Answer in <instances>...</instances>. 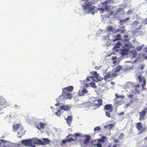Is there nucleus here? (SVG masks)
Wrapping results in <instances>:
<instances>
[{"label": "nucleus", "mask_w": 147, "mask_h": 147, "mask_svg": "<svg viewBox=\"0 0 147 147\" xmlns=\"http://www.w3.org/2000/svg\"><path fill=\"white\" fill-rule=\"evenodd\" d=\"M128 51L124 49H121V54L122 55H126L127 54Z\"/></svg>", "instance_id": "aec40b11"}, {"label": "nucleus", "mask_w": 147, "mask_h": 147, "mask_svg": "<svg viewBox=\"0 0 147 147\" xmlns=\"http://www.w3.org/2000/svg\"><path fill=\"white\" fill-rule=\"evenodd\" d=\"M122 68V67L121 66L118 65L115 68V72H119Z\"/></svg>", "instance_id": "f3484780"}, {"label": "nucleus", "mask_w": 147, "mask_h": 147, "mask_svg": "<svg viewBox=\"0 0 147 147\" xmlns=\"http://www.w3.org/2000/svg\"><path fill=\"white\" fill-rule=\"evenodd\" d=\"M46 125L40 122L36 124V127L38 129L40 130L41 129H44Z\"/></svg>", "instance_id": "4468645a"}, {"label": "nucleus", "mask_w": 147, "mask_h": 147, "mask_svg": "<svg viewBox=\"0 0 147 147\" xmlns=\"http://www.w3.org/2000/svg\"><path fill=\"white\" fill-rule=\"evenodd\" d=\"M101 67V66H100L99 67H98V66H96L95 67V69H96V70H98Z\"/></svg>", "instance_id": "8fccbe9b"}, {"label": "nucleus", "mask_w": 147, "mask_h": 147, "mask_svg": "<svg viewBox=\"0 0 147 147\" xmlns=\"http://www.w3.org/2000/svg\"><path fill=\"white\" fill-rule=\"evenodd\" d=\"M115 96L117 98H123V96L119 95L117 93L115 94Z\"/></svg>", "instance_id": "4c0bfd02"}, {"label": "nucleus", "mask_w": 147, "mask_h": 147, "mask_svg": "<svg viewBox=\"0 0 147 147\" xmlns=\"http://www.w3.org/2000/svg\"><path fill=\"white\" fill-rule=\"evenodd\" d=\"M9 105V103L3 97L0 96V114L3 113L2 110L3 109L8 106Z\"/></svg>", "instance_id": "7ed1b4c3"}, {"label": "nucleus", "mask_w": 147, "mask_h": 147, "mask_svg": "<svg viewBox=\"0 0 147 147\" xmlns=\"http://www.w3.org/2000/svg\"><path fill=\"white\" fill-rule=\"evenodd\" d=\"M63 91L62 95L66 99H71L72 98V96L70 92H68L67 90L65 91V89L64 88L62 89Z\"/></svg>", "instance_id": "0eeeda50"}, {"label": "nucleus", "mask_w": 147, "mask_h": 147, "mask_svg": "<svg viewBox=\"0 0 147 147\" xmlns=\"http://www.w3.org/2000/svg\"><path fill=\"white\" fill-rule=\"evenodd\" d=\"M95 145L97 147H102V145L100 143H98Z\"/></svg>", "instance_id": "a18cd8bd"}, {"label": "nucleus", "mask_w": 147, "mask_h": 147, "mask_svg": "<svg viewBox=\"0 0 147 147\" xmlns=\"http://www.w3.org/2000/svg\"><path fill=\"white\" fill-rule=\"evenodd\" d=\"M108 3H109L108 1H105V2H103L102 3V4H105V3L106 4H107Z\"/></svg>", "instance_id": "4d7b16f0"}, {"label": "nucleus", "mask_w": 147, "mask_h": 147, "mask_svg": "<svg viewBox=\"0 0 147 147\" xmlns=\"http://www.w3.org/2000/svg\"><path fill=\"white\" fill-rule=\"evenodd\" d=\"M61 110H63L65 111L68 110L69 107V106L63 105L61 106L60 107Z\"/></svg>", "instance_id": "a211bd4d"}, {"label": "nucleus", "mask_w": 147, "mask_h": 147, "mask_svg": "<svg viewBox=\"0 0 147 147\" xmlns=\"http://www.w3.org/2000/svg\"><path fill=\"white\" fill-rule=\"evenodd\" d=\"M106 110L105 112L106 116L109 117H111L110 112H111L113 111V106L112 105L108 104L105 105L104 108V110Z\"/></svg>", "instance_id": "20e7f679"}, {"label": "nucleus", "mask_w": 147, "mask_h": 147, "mask_svg": "<svg viewBox=\"0 0 147 147\" xmlns=\"http://www.w3.org/2000/svg\"><path fill=\"white\" fill-rule=\"evenodd\" d=\"M98 10L101 11V13H103L104 11V9L103 8H99L98 9Z\"/></svg>", "instance_id": "79ce46f5"}, {"label": "nucleus", "mask_w": 147, "mask_h": 147, "mask_svg": "<svg viewBox=\"0 0 147 147\" xmlns=\"http://www.w3.org/2000/svg\"><path fill=\"white\" fill-rule=\"evenodd\" d=\"M82 1H85L84 3V5L82 6L83 7L84 9L87 10V12L88 13H91L92 14H94L95 13V11H93L94 10V9L96 8L95 6H92V3L91 1H89L88 0H82Z\"/></svg>", "instance_id": "f257e3e1"}, {"label": "nucleus", "mask_w": 147, "mask_h": 147, "mask_svg": "<svg viewBox=\"0 0 147 147\" xmlns=\"http://www.w3.org/2000/svg\"><path fill=\"white\" fill-rule=\"evenodd\" d=\"M120 146L119 144H114L112 147H118Z\"/></svg>", "instance_id": "09e8293b"}, {"label": "nucleus", "mask_w": 147, "mask_h": 147, "mask_svg": "<svg viewBox=\"0 0 147 147\" xmlns=\"http://www.w3.org/2000/svg\"><path fill=\"white\" fill-rule=\"evenodd\" d=\"M138 78L140 82H142V81L143 79L141 75L138 76Z\"/></svg>", "instance_id": "473e14b6"}, {"label": "nucleus", "mask_w": 147, "mask_h": 147, "mask_svg": "<svg viewBox=\"0 0 147 147\" xmlns=\"http://www.w3.org/2000/svg\"><path fill=\"white\" fill-rule=\"evenodd\" d=\"M55 114L57 116H59L61 114V111L60 109H58L57 112H56Z\"/></svg>", "instance_id": "72a5a7b5"}, {"label": "nucleus", "mask_w": 147, "mask_h": 147, "mask_svg": "<svg viewBox=\"0 0 147 147\" xmlns=\"http://www.w3.org/2000/svg\"><path fill=\"white\" fill-rule=\"evenodd\" d=\"M90 85L93 87H94L95 86V84L94 83L91 82L90 83Z\"/></svg>", "instance_id": "37998d69"}, {"label": "nucleus", "mask_w": 147, "mask_h": 147, "mask_svg": "<svg viewBox=\"0 0 147 147\" xmlns=\"http://www.w3.org/2000/svg\"><path fill=\"white\" fill-rule=\"evenodd\" d=\"M67 142V139L66 140H63L62 141V142L63 143L65 144Z\"/></svg>", "instance_id": "3c124183"}, {"label": "nucleus", "mask_w": 147, "mask_h": 147, "mask_svg": "<svg viewBox=\"0 0 147 147\" xmlns=\"http://www.w3.org/2000/svg\"><path fill=\"white\" fill-rule=\"evenodd\" d=\"M117 37V38H116L114 40H113V41L114 42H115L117 40H119L121 38V36L119 34H118L117 35V36H116Z\"/></svg>", "instance_id": "7c9ffc66"}, {"label": "nucleus", "mask_w": 147, "mask_h": 147, "mask_svg": "<svg viewBox=\"0 0 147 147\" xmlns=\"http://www.w3.org/2000/svg\"><path fill=\"white\" fill-rule=\"evenodd\" d=\"M92 74L94 76L93 78H97L98 77V75L97 74L96 71L92 72Z\"/></svg>", "instance_id": "393cba45"}, {"label": "nucleus", "mask_w": 147, "mask_h": 147, "mask_svg": "<svg viewBox=\"0 0 147 147\" xmlns=\"http://www.w3.org/2000/svg\"><path fill=\"white\" fill-rule=\"evenodd\" d=\"M133 94H130L129 95L128 97L129 98H132L133 97Z\"/></svg>", "instance_id": "5fc2aeb1"}, {"label": "nucleus", "mask_w": 147, "mask_h": 147, "mask_svg": "<svg viewBox=\"0 0 147 147\" xmlns=\"http://www.w3.org/2000/svg\"><path fill=\"white\" fill-rule=\"evenodd\" d=\"M90 137L89 136L86 135V139L83 142V143L81 144V146L82 147H85V146H83V144H85L87 146L88 143L90 142Z\"/></svg>", "instance_id": "9b49d317"}, {"label": "nucleus", "mask_w": 147, "mask_h": 147, "mask_svg": "<svg viewBox=\"0 0 147 147\" xmlns=\"http://www.w3.org/2000/svg\"><path fill=\"white\" fill-rule=\"evenodd\" d=\"M110 5H106L105 7V9L107 11H109L110 10Z\"/></svg>", "instance_id": "bb28decb"}, {"label": "nucleus", "mask_w": 147, "mask_h": 147, "mask_svg": "<svg viewBox=\"0 0 147 147\" xmlns=\"http://www.w3.org/2000/svg\"><path fill=\"white\" fill-rule=\"evenodd\" d=\"M113 30V28L111 26H109L107 28V30L109 31H112Z\"/></svg>", "instance_id": "f704fd0d"}, {"label": "nucleus", "mask_w": 147, "mask_h": 147, "mask_svg": "<svg viewBox=\"0 0 147 147\" xmlns=\"http://www.w3.org/2000/svg\"><path fill=\"white\" fill-rule=\"evenodd\" d=\"M0 147H13V144L9 141H5L1 140L0 142Z\"/></svg>", "instance_id": "423d86ee"}, {"label": "nucleus", "mask_w": 147, "mask_h": 147, "mask_svg": "<svg viewBox=\"0 0 147 147\" xmlns=\"http://www.w3.org/2000/svg\"><path fill=\"white\" fill-rule=\"evenodd\" d=\"M144 49L146 50V51H145V53H147V47H145Z\"/></svg>", "instance_id": "e2e57ef3"}, {"label": "nucleus", "mask_w": 147, "mask_h": 147, "mask_svg": "<svg viewBox=\"0 0 147 147\" xmlns=\"http://www.w3.org/2000/svg\"><path fill=\"white\" fill-rule=\"evenodd\" d=\"M81 136L80 134H78V133L75 134H74V135H73L70 134H69L68 136L67 137V138H69L70 136H72L73 137H74V136H75L77 137L78 136Z\"/></svg>", "instance_id": "5701e85b"}, {"label": "nucleus", "mask_w": 147, "mask_h": 147, "mask_svg": "<svg viewBox=\"0 0 147 147\" xmlns=\"http://www.w3.org/2000/svg\"><path fill=\"white\" fill-rule=\"evenodd\" d=\"M140 86L139 84H138L137 85L135 86L134 87L135 88H139L140 87Z\"/></svg>", "instance_id": "6e6d98bb"}, {"label": "nucleus", "mask_w": 147, "mask_h": 147, "mask_svg": "<svg viewBox=\"0 0 147 147\" xmlns=\"http://www.w3.org/2000/svg\"><path fill=\"white\" fill-rule=\"evenodd\" d=\"M123 32H124V31L123 30H122L121 31V32L122 33Z\"/></svg>", "instance_id": "338daca9"}, {"label": "nucleus", "mask_w": 147, "mask_h": 147, "mask_svg": "<svg viewBox=\"0 0 147 147\" xmlns=\"http://www.w3.org/2000/svg\"><path fill=\"white\" fill-rule=\"evenodd\" d=\"M106 138L105 136H102V137L101 138L98 139V141L99 142L104 143L105 142L104 139H105Z\"/></svg>", "instance_id": "4be33fe9"}, {"label": "nucleus", "mask_w": 147, "mask_h": 147, "mask_svg": "<svg viewBox=\"0 0 147 147\" xmlns=\"http://www.w3.org/2000/svg\"><path fill=\"white\" fill-rule=\"evenodd\" d=\"M119 141L118 139H115L114 140V142L115 143H116L117 142H119Z\"/></svg>", "instance_id": "de8ad7c7"}, {"label": "nucleus", "mask_w": 147, "mask_h": 147, "mask_svg": "<svg viewBox=\"0 0 147 147\" xmlns=\"http://www.w3.org/2000/svg\"><path fill=\"white\" fill-rule=\"evenodd\" d=\"M145 65H142L140 67V69L141 70H143L144 67Z\"/></svg>", "instance_id": "603ef678"}, {"label": "nucleus", "mask_w": 147, "mask_h": 147, "mask_svg": "<svg viewBox=\"0 0 147 147\" xmlns=\"http://www.w3.org/2000/svg\"><path fill=\"white\" fill-rule=\"evenodd\" d=\"M147 110V107L140 112L139 120L140 121L144 119Z\"/></svg>", "instance_id": "1a4fd4ad"}, {"label": "nucleus", "mask_w": 147, "mask_h": 147, "mask_svg": "<svg viewBox=\"0 0 147 147\" xmlns=\"http://www.w3.org/2000/svg\"><path fill=\"white\" fill-rule=\"evenodd\" d=\"M144 21L145 23L147 24V18L145 19Z\"/></svg>", "instance_id": "680f3d73"}, {"label": "nucleus", "mask_w": 147, "mask_h": 147, "mask_svg": "<svg viewBox=\"0 0 147 147\" xmlns=\"http://www.w3.org/2000/svg\"><path fill=\"white\" fill-rule=\"evenodd\" d=\"M43 142L44 143V144L43 145H45L47 144H49V143L50 141L49 140L46 138L43 139Z\"/></svg>", "instance_id": "b1692460"}, {"label": "nucleus", "mask_w": 147, "mask_h": 147, "mask_svg": "<svg viewBox=\"0 0 147 147\" xmlns=\"http://www.w3.org/2000/svg\"><path fill=\"white\" fill-rule=\"evenodd\" d=\"M136 127L138 130L139 131L138 133L139 134L143 133L147 129V128L145 126L144 127H143L142 124L140 122H138L136 124Z\"/></svg>", "instance_id": "39448f33"}, {"label": "nucleus", "mask_w": 147, "mask_h": 147, "mask_svg": "<svg viewBox=\"0 0 147 147\" xmlns=\"http://www.w3.org/2000/svg\"><path fill=\"white\" fill-rule=\"evenodd\" d=\"M124 113L123 112H122L121 113L118 114V115H123L124 114Z\"/></svg>", "instance_id": "864d4df0"}, {"label": "nucleus", "mask_w": 147, "mask_h": 147, "mask_svg": "<svg viewBox=\"0 0 147 147\" xmlns=\"http://www.w3.org/2000/svg\"><path fill=\"white\" fill-rule=\"evenodd\" d=\"M73 116L72 115H69L68 116L66 119L67 123L69 126H70L72 121Z\"/></svg>", "instance_id": "2eb2a0df"}, {"label": "nucleus", "mask_w": 147, "mask_h": 147, "mask_svg": "<svg viewBox=\"0 0 147 147\" xmlns=\"http://www.w3.org/2000/svg\"><path fill=\"white\" fill-rule=\"evenodd\" d=\"M90 105L92 107H95L96 109L98 108L102 104V100L99 99L98 100L95 97H93L90 99Z\"/></svg>", "instance_id": "f03ea898"}, {"label": "nucleus", "mask_w": 147, "mask_h": 147, "mask_svg": "<svg viewBox=\"0 0 147 147\" xmlns=\"http://www.w3.org/2000/svg\"><path fill=\"white\" fill-rule=\"evenodd\" d=\"M20 131L18 132V134H20V136L24 135V127L22 126L21 127L20 129Z\"/></svg>", "instance_id": "6ab92c4d"}, {"label": "nucleus", "mask_w": 147, "mask_h": 147, "mask_svg": "<svg viewBox=\"0 0 147 147\" xmlns=\"http://www.w3.org/2000/svg\"><path fill=\"white\" fill-rule=\"evenodd\" d=\"M22 127L20 123H16L13 125V130L15 132L18 129H20L21 127Z\"/></svg>", "instance_id": "ddd939ff"}, {"label": "nucleus", "mask_w": 147, "mask_h": 147, "mask_svg": "<svg viewBox=\"0 0 147 147\" xmlns=\"http://www.w3.org/2000/svg\"><path fill=\"white\" fill-rule=\"evenodd\" d=\"M124 135L123 133H121L118 137V139L119 140L122 139L124 137Z\"/></svg>", "instance_id": "c756f323"}, {"label": "nucleus", "mask_w": 147, "mask_h": 147, "mask_svg": "<svg viewBox=\"0 0 147 147\" xmlns=\"http://www.w3.org/2000/svg\"><path fill=\"white\" fill-rule=\"evenodd\" d=\"M146 81L145 79H144L143 80V83L142 84V88H144V86H145Z\"/></svg>", "instance_id": "c9c22d12"}, {"label": "nucleus", "mask_w": 147, "mask_h": 147, "mask_svg": "<svg viewBox=\"0 0 147 147\" xmlns=\"http://www.w3.org/2000/svg\"><path fill=\"white\" fill-rule=\"evenodd\" d=\"M88 92V90L85 89L84 88L82 90H80L78 91V95L79 96H84L85 94Z\"/></svg>", "instance_id": "f8f14e48"}, {"label": "nucleus", "mask_w": 147, "mask_h": 147, "mask_svg": "<svg viewBox=\"0 0 147 147\" xmlns=\"http://www.w3.org/2000/svg\"><path fill=\"white\" fill-rule=\"evenodd\" d=\"M147 139V137H146L144 138V140L145 141Z\"/></svg>", "instance_id": "0e129e2a"}, {"label": "nucleus", "mask_w": 147, "mask_h": 147, "mask_svg": "<svg viewBox=\"0 0 147 147\" xmlns=\"http://www.w3.org/2000/svg\"><path fill=\"white\" fill-rule=\"evenodd\" d=\"M134 90L136 93H137L138 94H140V90L138 88H136Z\"/></svg>", "instance_id": "2f4dec72"}, {"label": "nucleus", "mask_w": 147, "mask_h": 147, "mask_svg": "<svg viewBox=\"0 0 147 147\" xmlns=\"http://www.w3.org/2000/svg\"><path fill=\"white\" fill-rule=\"evenodd\" d=\"M129 18H126L125 19V20H121V22H123L124 23H126V21H128L129 20Z\"/></svg>", "instance_id": "e433bc0d"}, {"label": "nucleus", "mask_w": 147, "mask_h": 147, "mask_svg": "<svg viewBox=\"0 0 147 147\" xmlns=\"http://www.w3.org/2000/svg\"><path fill=\"white\" fill-rule=\"evenodd\" d=\"M131 53H133V56L134 58L137 55V53L135 50L132 51Z\"/></svg>", "instance_id": "c85d7f7f"}, {"label": "nucleus", "mask_w": 147, "mask_h": 147, "mask_svg": "<svg viewBox=\"0 0 147 147\" xmlns=\"http://www.w3.org/2000/svg\"><path fill=\"white\" fill-rule=\"evenodd\" d=\"M117 76L116 73H112L111 72H109L104 76V79L105 81H107L109 78H115Z\"/></svg>", "instance_id": "6e6552de"}, {"label": "nucleus", "mask_w": 147, "mask_h": 147, "mask_svg": "<svg viewBox=\"0 0 147 147\" xmlns=\"http://www.w3.org/2000/svg\"><path fill=\"white\" fill-rule=\"evenodd\" d=\"M132 10H129L127 12V14L129 15L132 13Z\"/></svg>", "instance_id": "c03bdc74"}, {"label": "nucleus", "mask_w": 147, "mask_h": 147, "mask_svg": "<svg viewBox=\"0 0 147 147\" xmlns=\"http://www.w3.org/2000/svg\"><path fill=\"white\" fill-rule=\"evenodd\" d=\"M67 142H70L72 141H75L77 140L76 138H75V139H73L72 138H67Z\"/></svg>", "instance_id": "cd10ccee"}, {"label": "nucleus", "mask_w": 147, "mask_h": 147, "mask_svg": "<svg viewBox=\"0 0 147 147\" xmlns=\"http://www.w3.org/2000/svg\"><path fill=\"white\" fill-rule=\"evenodd\" d=\"M37 142L38 143L40 144L41 145H43L44 144V143L43 142V141H42V140H38Z\"/></svg>", "instance_id": "ea45409f"}, {"label": "nucleus", "mask_w": 147, "mask_h": 147, "mask_svg": "<svg viewBox=\"0 0 147 147\" xmlns=\"http://www.w3.org/2000/svg\"><path fill=\"white\" fill-rule=\"evenodd\" d=\"M131 46L128 44H126L124 45V48L125 49L127 50L128 51L129 49L130 48Z\"/></svg>", "instance_id": "a878e982"}, {"label": "nucleus", "mask_w": 147, "mask_h": 147, "mask_svg": "<svg viewBox=\"0 0 147 147\" xmlns=\"http://www.w3.org/2000/svg\"><path fill=\"white\" fill-rule=\"evenodd\" d=\"M113 12L112 11H111L110 12V13L109 14V16H110L111 15L113 14Z\"/></svg>", "instance_id": "13d9d810"}, {"label": "nucleus", "mask_w": 147, "mask_h": 147, "mask_svg": "<svg viewBox=\"0 0 147 147\" xmlns=\"http://www.w3.org/2000/svg\"><path fill=\"white\" fill-rule=\"evenodd\" d=\"M65 89V91H67V90L68 92H71L73 90L74 88L72 86H71L67 87L64 88Z\"/></svg>", "instance_id": "dca6fc26"}, {"label": "nucleus", "mask_w": 147, "mask_h": 147, "mask_svg": "<svg viewBox=\"0 0 147 147\" xmlns=\"http://www.w3.org/2000/svg\"><path fill=\"white\" fill-rule=\"evenodd\" d=\"M84 86L86 87H88L89 86V85L88 84H86Z\"/></svg>", "instance_id": "052dcab7"}, {"label": "nucleus", "mask_w": 147, "mask_h": 147, "mask_svg": "<svg viewBox=\"0 0 147 147\" xmlns=\"http://www.w3.org/2000/svg\"><path fill=\"white\" fill-rule=\"evenodd\" d=\"M143 48V46L138 47L137 48V50L138 51H140Z\"/></svg>", "instance_id": "58836bf2"}, {"label": "nucleus", "mask_w": 147, "mask_h": 147, "mask_svg": "<svg viewBox=\"0 0 147 147\" xmlns=\"http://www.w3.org/2000/svg\"><path fill=\"white\" fill-rule=\"evenodd\" d=\"M93 76H91L89 77H88L86 78V80L87 81H89L90 80V79H93Z\"/></svg>", "instance_id": "49530a36"}, {"label": "nucleus", "mask_w": 147, "mask_h": 147, "mask_svg": "<svg viewBox=\"0 0 147 147\" xmlns=\"http://www.w3.org/2000/svg\"><path fill=\"white\" fill-rule=\"evenodd\" d=\"M116 62V61H113V64H115Z\"/></svg>", "instance_id": "69168bd1"}, {"label": "nucleus", "mask_w": 147, "mask_h": 147, "mask_svg": "<svg viewBox=\"0 0 147 147\" xmlns=\"http://www.w3.org/2000/svg\"><path fill=\"white\" fill-rule=\"evenodd\" d=\"M22 144L27 146H30L32 145L31 140L30 139L23 140L22 141Z\"/></svg>", "instance_id": "9d476101"}, {"label": "nucleus", "mask_w": 147, "mask_h": 147, "mask_svg": "<svg viewBox=\"0 0 147 147\" xmlns=\"http://www.w3.org/2000/svg\"><path fill=\"white\" fill-rule=\"evenodd\" d=\"M115 124H111L109 125H106L104 127L105 128L107 127L109 129H111L115 126Z\"/></svg>", "instance_id": "412c9836"}, {"label": "nucleus", "mask_w": 147, "mask_h": 147, "mask_svg": "<svg viewBox=\"0 0 147 147\" xmlns=\"http://www.w3.org/2000/svg\"><path fill=\"white\" fill-rule=\"evenodd\" d=\"M100 128L98 126H97V127H95L94 128V130L95 131H97L99 130H100Z\"/></svg>", "instance_id": "a19ab883"}, {"label": "nucleus", "mask_w": 147, "mask_h": 147, "mask_svg": "<svg viewBox=\"0 0 147 147\" xmlns=\"http://www.w3.org/2000/svg\"><path fill=\"white\" fill-rule=\"evenodd\" d=\"M121 102L120 101H118V102H117V103H121Z\"/></svg>", "instance_id": "774afa93"}, {"label": "nucleus", "mask_w": 147, "mask_h": 147, "mask_svg": "<svg viewBox=\"0 0 147 147\" xmlns=\"http://www.w3.org/2000/svg\"><path fill=\"white\" fill-rule=\"evenodd\" d=\"M111 85H114L115 84V83L114 82H111Z\"/></svg>", "instance_id": "bf43d9fd"}]
</instances>
